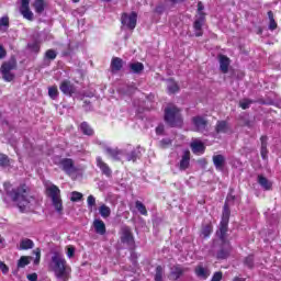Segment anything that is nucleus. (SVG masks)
I'll list each match as a JSON object with an SVG mask.
<instances>
[{
	"label": "nucleus",
	"mask_w": 281,
	"mask_h": 281,
	"mask_svg": "<svg viewBox=\"0 0 281 281\" xmlns=\"http://www.w3.org/2000/svg\"><path fill=\"white\" fill-rule=\"evenodd\" d=\"M4 189L8 196H10L13 203H16L21 212H25L30 207V203L34 201V198L30 196V189L25 184L12 188L10 183H4Z\"/></svg>",
	"instance_id": "f257e3e1"
},
{
	"label": "nucleus",
	"mask_w": 281,
	"mask_h": 281,
	"mask_svg": "<svg viewBox=\"0 0 281 281\" xmlns=\"http://www.w3.org/2000/svg\"><path fill=\"white\" fill-rule=\"evenodd\" d=\"M49 269L53 271L57 281H69L71 278V266H69L67 259L58 252L52 256Z\"/></svg>",
	"instance_id": "f03ea898"
},
{
	"label": "nucleus",
	"mask_w": 281,
	"mask_h": 281,
	"mask_svg": "<svg viewBox=\"0 0 281 281\" xmlns=\"http://www.w3.org/2000/svg\"><path fill=\"white\" fill-rule=\"evenodd\" d=\"M45 188L46 195L48 199H50L53 207L57 214H63V199L60 198V189L52 182L46 183Z\"/></svg>",
	"instance_id": "7ed1b4c3"
},
{
	"label": "nucleus",
	"mask_w": 281,
	"mask_h": 281,
	"mask_svg": "<svg viewBox=\"0 0 281 281\" xmlns=\"http://www.w3.org/2000/svg\"><path fill=\"white\" fill-rule=\"evenodd\" d=\"M165 122L169 126H181L183 124V119L181 117V110L175 105H168L165 109Z\"/></svg>",
	"instance_id": "20e7f679"
},
{
	"label": "nucleus",
	"mask_w": 281,
	"mask_h": 281,
	"mask_svg": "<svg viewBox=\"0 0 281 281\" xmlns=\"http://www.w3.org/2000/svg\"><path fill=\"white\" fill-rule=\"evenodd\" d=\"M203 10H205L203 2H198V11L193 23L195 36H203V25L205 23V12Z\"/></svg>",
	"instance_id": "39448f33"
},
{
	"label": "nucleus",
	"mask_w": 281,
	"mask_h": 281,
	"mask_svg": "<svg viewBox=\"0 0 281 281\" xmlns=\"http://www.w3.org/2000/svg\"><path fill=\"white\" fill-rule=\"evenodd\" d=\"M14 69H16V59L15 58H11L9 61H5L2 64L1 74H2V78H3V80H5V82H12V80H14V74H12V71H14Z\"/></svg>",
	"instance_id": "423d86ee"
},
{
	"label": "nucleus",
	"mask_w": 281,
	"mask_h": 281,
	"mask_svg": "<svg viewBox=\"0 0 281 281\" xmlns=\"http://www.w3.org/2000/svg\"><path fill=\"white\" fill-rule=\"evenodd\" d=\"M229 216H231V211H229V204L225 203L223 213H222V221L220 224V232L217 233L218 237L225 238L227 234V225H229Z\"/></svg>",
	"instance_id": "0eeeda50"
},
{
	"label": "nucleus",
	"mask_w": 281,
	"mask_h": 281,
	"mask_svg": "<svg viewBox=\"0 0 281 281\" xmlns=\"http://www.w3.org/2000/svg\"><path fill=\"white\" fill-rule=\"evenodd\" d=\"M120 238L123 245H126L127 247H135V237L133 236L131 227L126 225L122 226L120 231Z\"/></svg>",
	"instance_id": "6e6552de"
},
{
	"label": "nucleus",
	"mask_w": 281,
	"mask_h": 281,
	"mask_svg": "<svg viewBox=\"0 0 281 281\" xmlns=\"http://www.w3.org/2000/svg\"><path fill=\"white\" fill-rule=\"evenodd\" d=\"M121 23L127 27V30H135L137 26V13H123L121 16Z\"/></svg>",
	"instance_id": "1a4fd4ad"
},
{
	"label": "nucleus",
	"mask_w": 281,
	"mask_h": 281,
	"mask_svg": "<svg viewBox=\"0 0 281 281\" xmlns=\"http://www.w3.org/2000/svg\"><path fill=\"white\" fill-rule=\"evenodd\" d=\"M223 243L221 250H218L217 252V259L218 260H225L227 258H229V254L232 251V246L229 245V241H227L225 239V235L224 238H220Z\"/></svg>",
	"instance_id": "9d476101"
},
{
	"label": "nucleus",
	"mask_w": 281,
	"mask_h": 281,
	"mask_svg": "<svg viewBox=\"0 0 281 281\" xmlns=\"http://www.w3.org/2000/svg\"><path fill=\"white\" fill-rule=\"evenodd\" d=\"M20 12L27 21H32L34 19V13L30 10V0H21Z\"/></svg>",
	"instance_id": "9b49d317"
},
{
	"label": "nucleus",
	"mask_w": 281,
	"mask_h": 281,
	"mask_svg": "<svg viewBox=\"0 0 281 281\" xmlns=\"http://www.w3.org/2000/svg\"><path fill=\"white\" fill-rule=\"evenodd\" d=\"M60 166L66 175H74V172H76V167L74 166V160L71 158L61 159Z\"/></svg>",
	"instance_id": "f8f14e48"
},
{
	"label": "nucleus",
	"mask_w": 281,
	"mask_h": 281,
	"mask_svg": "<svg viewBox=\"0 0 281 281\" xmlns=\"http://www.w3.org/2000/svg\"><path fill=\"white\" fill-rule=\"evenodd\" d=\"M178 168L181 170V172L188 170L190 168V150H184L182 153V156L180 158V161L178 162Z\"/></svg>",
	"instance_id": "ddd939ff"
},
{
	"label": "nucleus",
	"mask_w": 281,
	"mask_h": 281,
	"mask_svg": "<svg viewBox=\"0 0 281 281\" xmlns=\"http://www.w3.org/2000/svg\"><path fill=\"white\" fill-rule=\"evenodd\" d=\"M192 123L194 126V131L203 133L207 126V121H205L202 116H194L192 119Z\"/></svg>",
	"instance_id": "4468645a"
},
{
	"label": "nucleus",
	"mask_w": 281,
	"mask_h": 281,
	"mask_svg": "<svg viewBox=\"0 0 281 281\" xmlns=\"http://www.w3.org/2000/svg\"><path fill=\"white\" fill-rule=\"evenodd\" d=\"M59 89L65 95H74V93H76V87L71 83V81H63Z\"/></svg>",
	"instance_id": "2eb2a0df"
},
{
	"label": "nucleus",
	"mask_w": 281,
	"mask_h": 281,
	"mask_svg": "<svg viewBox=\"0 0 281 281\" xmlns=\"http://www.w3.org/2000/svg\"><path fill=\"white\" fill-rule=\"evenodd\" d=\"M190 147H191L192 153H194V155L205 153V145L200 139H196V138L193 139L190 144Z\"/></svg>",
	"instance_id": "dca6fc26"
},
{
	"label": "nucleus",
	"mask_w": 281,
	"mask_h": 281,
	"mask_svg": "<svg viewBox=\"0 0 281 281\" xmlns=\"http://www.w3.org/2000/svg\"><path fill=\"white\" fill-rule=\"evenodd\" d=\"M93 227L97 234L100 236H104L106 234V224L102 220H94L93 221Z\"/></svg>",
	"instance_id": "f3484780"
},
{
	"label": "nucleus",
	"mask_w": 281,
	"mask_h": 281,
	"mask_svg": "<svg viewBox=\"0 0 281 281\" xmlns=\"http://www.w3.org/2000/svg\"><path fill=\"white\" fill-rule=\"evenodd\" d=\"M105 155L110 156L114 161H120L122 157V151L120 149H113L111 147H105Z\"/></svg>",
	"instance_id": "a211bd4d"
},
{
	"label": "nucleus",
	"mask_w": 281,
	"mask_h": 281,
	"mask_svg": "<svg viewBox=\"0 0 281 281\" xmlns=\"http://www.w3.org/2000/svg\"><path fill=\"white\" fill-rule=\"evenodd\" d=\"M97 166L105 175V177H111V168L109 165L102 161V157H97Z\"/></svg>",
	"instance_id": "6ab92c4d"
},
{
	"label": "nucleus",
	"mask_w": 281,
	"mask_h": 281,
	"mask_svg": "<svg viewBox=\"0 0 281 281\" xmlns=\"http://www.w3.org/2000/svg\"><path fill=\"white\" fill-rule=\"evenodd\" d=\"M123 66L124 61H122V58L120 57H114L111 61V69L113 74H116V71H121Z\"/></svg>",
	"instance_id": "aec40b11"
},
{
	"label": "nucleus",
	"mask_w": 281,
	"mask_h": 281,
	"mask_svg": "<svg viewBox=\"0 0 281 281\" xmlns=\"http://www.w3.org/2000/svg\"><path fill=\"white\" fill-rule=\"evenodd\" d=\"M220 69L223 74H227V71H229V59L227 56H220Z\"/></svg>",
	"instance_id": "412c9836"
},
{
	"label": "nucleus",
	"mask_w": 281,
	"mask_h": 281,
	"mask_svg": "<svg viewBox=\"0 0 281 281\" xmlns=\"http://www.w3.org/2000/svg\"><path fill=\"white\" fill-rule=\"evenodd\" d=\"M213 164L216 170H223L225 168V157L223 155L213 156Z\"/></svg>",
	"instance_id": "4be33fe9"
},
{
	"label": "nucleus",
	"mask_w": 281,
	"mask_h": 281,
	"mask_svg": "<svg viewBox=\"0 0 281 281\" xmlns=\"http://www.w3.org/2000/svg\"><path fill=\"white\" fill-rule=\"evenodd\" d=\"M20 251H25L27 249H34V241L30 238H24L20 241Z\"/></svg>",
	"instance_id": "5701e85b"
},
{
	"label": "nucleus",
	"mask_w": 281,
	"mask_h": 281,
	"mask_svg": "<svg viewBox=\"0 0 281 281\" xmlns=\"http://www.w3.org/2000/svg\"><path fill=\"white\" fill-rule=\"evenodd\" d=\"M128 67L132 74H142L144 71V64L139 61L130 63Z\"/></svg>",
	"instance_id": "b1692460"
},
{
	"label": "nucleus",
	"mask_w": 281,
	"mask_h": 281,
	"mask_svg": "<svg viewBox=\"0 0 281 281\" xmlns=\"http://www.w3.org/2000/svg\"><path fill=\"white\" fill-rule=\"evenodd\" d=\"M258 183L263 190H271L273 183L269 181L265 176H258Z\"/></svg>",
	"instance_id": "393cba45"
},
{
	"label": "nucleus",
	"mask_w": 281,
	"mask_h": 281,
	"mask_svg": "<svg viewBox=\"0 0 281 281\" xmlns=\"http://www.w3.org/2000/svg\"><path fill=\"white\" fill-rule=\"evenodd\" d=\"M260 142H261V157H262V159H267V157L269 155V150H267L268 137L261 136Z\"/></svg>",
	"instance_id": "a878e982"
},
{
	"label": "nucleus",
	"mask_w": 281,
	"mask_h": 281,
	"mask_svg": "<svg viewBox=\"0 0 281 281\" xmlns=\"http://www.w3.org/2000/svg\"><path fill=\"white\" fill-rule=\"evenodd\" d=\"M30 262H32L31 256H22L18 260V269H25V267H27V265H30Z\"/></svg>",
	"instance_id": "bb28decb"
},
{
	"label": "nucleus",
	"mask_w": 281,
	"mask_h": 281,
	"mask_svg": "<svg viewBox=\"0 0 281 281\" xmlns=\"http://www.w3.org/2000/svg\"><path fill=\"white\" fill-rule=\"evenodd\" d=\"M99 214L102 216V218H109V216H111V207H109L106 204H101L99 206Z\"/></svg>",
	"instance_id": "cd10ccee"
},
{
	"label": "nucleus",
	"mask_w": 281,
	"mask_h": 281,
	"mask_svg": "<svg viewBox=\"0 0 281 281\" xmlns=\"http://www.w3.org/2000/svg\"><path fill=\"white\" fill-rule=\"evenodd\" d=\"M195 273L198 276V278H203L204 280L209 278L210 276V271L205 268H203V266H198L195 268Z\"/></svg>",
	"instance_id": "c85d7f7f"
},
{
	"label": "nucleus",
	"mask_w": 281,
	"mask_h": 281,
	"mask_svg": "<svg viewBox=\"0 0 281 281\" xmlns=\"http://www.w3.org/2000/svg\"><path fill=\"white\" fill-rule=\"evenodd\" d=\"M33 5L37 14H43V12H45V0H35Z\"/></svg>",
	"instance_id": "c756f323"
},
{
	"label": "nucleus",
	"mask_w": 281,
	"mask_h": 281,
	"mask_svg": "<svg viewBox=\"0 0 281 281\" xmlns=\"http://www.w3.org/2000/svg\"><path fill=\"white\" fill-rule=\"evenodd\" d=\"M165 277H166V271L164 270V267L161 266L156 267V273H155L154 280L164 281Z\"/></svg>",
	"instance_id": "7c9ffc66"
},
{
	"label": "nucleus",
	"mask_w": 281,
	"mask_h": 281,
	"mask_svg": "<svg viewBox=\"0 0 281 281\" xmlns=\"http://www.w3.org/2000/svg\"><path fill=\"white\" fill-rule=\"evenodd\" d=\"M212 232H213L212 224H205V225L202 226L201 236L203 238H210Z\"/></svg>",
	"instance_id": "2f4dec72"
},
{
	"label": "nucleus",
	"mask_w": 281,
	"mask_h": 281,
	"mask_svg": "<svg viewBox=\"0 0 281 281\" xmlns=\"http://www.w3.org/2000/svg\"><path fill=\"white\" fill-rule=\"evenodd\" d=\"M80 131L81 133H83V135H93V128H91V126H89V123L87 122L80 124Z\"/></svg>",
	"instance_id": "473e14b6"
},
{
	"label": "nucleus",
	"mask_w": 281,
	"mask_h": 281,
	"mask_svg": "<svg viewBox=\"0 0 281 281\" xmlns=\"http://www.w3.org/2000/svg\"><path fill=\"white\" fill-rule=\"evenodd\" d=\"M167 89H168L169 93H177V91H179V85H177V82H175V80L169 79L167 81Z\"/></svg>",
	"instance_id": "72a5a7b5"
},
{
	"label": "nucleus",
	"mask_w": 281,
	"mask_h": 281,
	"mask_svg": "<svg viewBox=\"0 0 281 281\" xmlns=\"http://www.w3.org/2000/svg\"><path fill=\"white\" fill-rule=\"evenodd\" d=\"M268 18H269L268 29L271 30V32H273V30H277L278 23L276 22V19H273V12L272 11L268 12Z\"/></svg>",
	"instance_id": "f704fd0d"
},
{
	"label": "nucleus",
	"mask_w": 281,
	"mask_h": 281,
	"mask_svg": "<svg viewBox=\"0 0 281 281\" xmlns=\"http://www.w3.org/2000/svg\"><path fill=\"white\" fill-rule=\"evenodd\" d=\"M7 27H10V18L4 15L0 19V32H5Z\"/></svg>",
	"instance_id": "c9c22d12"
},
{
	"label": "nucleus",
	"mask_w": 281,
	"mask_h": 281,
	"mask_svg": "<svg viewBox=\"0 0 281 281\" xmlns=\"http://www.w3.org/2000/svg\"><path fill=\"white\" fill-rule=\"evenodd\" d=\"M135 207L139 212V214H142L143 216H148V211L146 210V205H144V203L136 201Z\"/></svg>",
	"instance_id": "e433bc0d"
},
{
	"label": "nucleus",
	"mask_w": 281,
	"mask_h": 281,
	"mask_svg": "<svg viewBox=\"0 0 281 281\" xmlns=\"http://www.w3.org/2000/svg\"><path fill=\"white\" fill-rule=\"evenodd\" d=\"M228 128L229 127L227 126V122L225 121L217 122V125H216L217 133H227Z\"/></svg>",
	"instance_id": "4c0bfd02"
},
{
	"label": "nucleus",
	"mask_w": 281,
	"mask_h": 281,
	"mask_svg": "<svg viewBox=\"0 0 281 281\" xmlns=\"http://www.w3.org/2000/svg\"><path fill=\"white\" fill-rule=\"evenodd\" d=\"M87 203L88 210H90V212H95V196L89 195L87 199Z\"/></svg>",
	"instance_id": "58836bf2"
},
{
	"label": "nucleus",
	"mask_w": 281,
	"mask_h": 281,
	"mask_svg": "<svg viewBox=\"0 0 281 281\" xmlns=\"http://www.w3.org/2000/svg\"><path fill=\"white\" fill-rule=\"evenodd\" d=\"M127 161H137L139 159V151L137 149L132 150L126 156Z\"/></svg>",
	"instance_id": "ea45409f"
},
{
	"label": "nucleus",
	"mask_w": 281,
	"mask_h": 281,
	"mask_svg": "<svg viewBox=\"0 0 281 281\" xmlns=\"http://www.w3.org/2000/svg\"><path fill=\"white\" fill-rule=\"evenodd\" d=\"M48 95L52 100H57L58 98V87L53 86L48 88Z\"/></svg>",
	"instance_id": "a19ab883"
},
{
	"label": "nucleus",
	"mask_w": 281,
	"mask_h": 281,
	"mask_svg": "<svg viewBox=\"0 0 281 281\" xmlns=\"http://www.w3.org/2000/svg\"><path fill=\"white\" fill-rule=\"evenodd\" d=\"M171 276L176 279L179 280L181 276H183V268L181 267H176L175 270L171 272Z\"/></svg>",
	"instance_id": "79ce46f5"
},
{
	"label": "nucleus",
	"mask_w": 281,
	"mask_h": 281,
	"mask_svg": "<svg viewBox=\"0 0 281 281\" xmlns=\"http://www.w3.org/2000/svg\"><path fill=\"white\" fill-rule=\"evenodd\" d=\"M56 56H58V54L56 53V50L54 49H48L45 53V58L47 60H56Z\"/></svg>",
	"instance_id": "37998d69"
},
{
	"label": "nucleus",
	"mask_w": 281,
	"mask_h": 281,
	"mask_svg": "<svg viewBox=\"0 0 281 281\" xmlns=\"http://www.w3.org/2000/svg\"><path fill=\"white\" fill-rule=\"evenodd\" d=\"M29 49H31V52L34 54H38V52H41V44H38V42L30 43Z\"/></svg>",
	"instance_id": "c03bdc74"
},
{
	"label": "nucleus",
	"mask_w": 281,
	"mask_h": 281,
	"mask_svg": "<svg viewBox=\"0 0 281 281\" xmlns=\"http://www.w3.org/2000/svg\"><path fill=\"white\" fill-rule=\"evenodd\" d=\"M244 265L245 267H248V269H254V256L249 255L248 257H246V259L244 260Z\"/></svg>",
	"instance_id": "a18cd8bd"
},
{
	"label": "nucleus",
	"mask_w": 281,
	"mask_h": 281,
	"mask_svg": "<svg viewBox=\"0 0 281 281\" xmlns=\"http://www.w3.org/2000/svg\"><path fill=\"white\" fill-rule=\"evenodd\" d=\"M70 200L72 201V203H77V201H82V193L74 191L71 193Z\"/></svg>",
	"instance_id": "49530a36"
},
{
	"label": "nucleus",
	"mask_w": 281,
	"mask_h": 281,
	"mask_svg": "<svg viewBox=\"0 0 281 281\" xmlns=\"http://www.w3.org/2000/svg\"><path fill=\"white\" fill-rule=\"evenodd\" d=\"M33 254L35 256L34 265H40V262H41V248H35L33 250Z\"/></svg>",
	"instance_id": "de8ad7c7"
},
{
	"label": "nucleus",
	"mask_w": 281,
	"mask_h": 281,
	"mask_svg": "<svg viewBox=\"0 0 281 281\" xmlns=\"http://www.w3.org/2000/svg\"><path fill=\"white\" fill-rule=\"evenodd\" d=\"M239 106L244 110L246 109H249V106H251V100L249 99H243L240 102H239Z\"/></svg>",
	"instance_id": "09e8293b"
},
{
	"label": "nucleus",
	"mask_w": 281,
	"mask_h": 281,
	"mask_svg": "<svg viewBox=\"0 0 281 281\" xmlns=\"http://www.w3.org/2000/svg\"><path fill=\"white\" fill-rule=\"evenodd\" d=\"M67 258H74L76 256V247L74 246H67Z\"/></svg>",
	"instance_id": "8fccbe9b"
},
{
	"label": "nucleus",
	"mask_w": 281,
	"mask_h": 281,
	"mask_svg": "<svg viewBox=\"0 0 281 281\" xmlns=\"http://www.w3.org/2000/svg\"><path fill=\"white\" fill-rule=\"evenodd\" d=\"M171 144L172 139L170 138H164L162 140H160L161 148H168V146H170Z\"/></svg>",
	"instance_id": "3c124183"
},
{
	"label": "nucleus",
	"mask_w": 281,
	"mask_h": 281,
	"mask_svg": "<svg viewBox=\"0 0 281 281\" xmlns=\"http://www.w3.org/2000/svg\"><path fill=\"white\" fill-rule=\"evenodd\" d=\"M8 164H10L8 156L0 154V166H8Z\"/></svg>",
	"instance_id": "603ef678"
},
{
	"label": "nucleus",
	"mask_w": 281,
	"mask_h": 281,
	"mask_svg": "<svg viewBox=\"0 0 281 281\" xmlns=\"http://www.w3.org/2000/svg\"><path fill=\"white\" fill-rule=\"evenodd\" d=\"M223 280V272H215L212 277V280L211 281H221Z\"/></svg>",
	"instance_id": "864d4df0"
},
{
	"label": "nucleus",
	"mask_w": 281,
	"mask_h": 281,
	"mask_svg": "<svg viewBox=\"0 0 281 281\" xmlns=\"http://www.w3.org/2000/svg\"><path fill=\"white\" fill-rule=\"evenodd\" d=\"M0 270L5 276V274H8V271H10V268H8L4 262H2V263H0Z\"/></svg>",
	"instance_id": "5fc2aeb1"
},
{
	"label": "nucleus",
	"mask_w": 281,
	"mask_h": 281,
	"mask_svg": "<svg viewBox=\"0 0 281 281\" xmlns=\"http://www.w3.org/2000/svg\"><path fill=\"white\" fill-rule=\"evenodd\" d=\"M166 10V8L164 5H157L156 9H155V12L157 14H164V11Z\"/></svg>",
	"instance_id": "6e6d98bb"
},
{
	"label": "nucleus",
	"mask_w": 281,
	"mask_h": 281,
	"mask_svg": "<svg viewBox=\"0 0 281 281\" xmlns=\"http://www.w3.org/2000/svg\"><path fill=\"white\" fill-rule=\"evenodd\" d=\"M26 278H27L29 281H36V280H38V274L31 273V274H27Z\"/></svg>",
	"instance_id": "4d7b16f0"
},
{
	"label": "nucleus",
	"mask_w": 281,
	"mask_h": 281,
	"mask_svg": "<svg viewBox=\"0 0 281 281\" xmlns=\"http://www.w3.org/2000/svg\"><path fill=\"white\" fill-rule=\"evenodd\" d=\"M156 134L164 135V124H160L156 127Z\"/></svg>",
	"instance_id": "13d9d810"
},
{
	"label": "nucleus",
	"mask_w": 281,
	"mask_h": 281,
	"mask_svg": "<svg viewBox=\"0 0 281 281\" xmlns=\"http://www.w3.org/2000/svg\"><path fill=\"white\" fill-rule=\"evenodd\" d=\"M7 54L8 53L5 52V48L0 46V60H2V58H5Z\"/></svg>",
	"instance_id": "bf43d9fd"
},
{
	"label": "nucleus",
	"mask_w": 281,
	"mask_h": 281,
	"mask_svg": "<svg viewBox=\"0 0 281 281\" xmlns=\"http://www.w3.org/2000/svg\"><path fill=\"white\" fill-rule=\"evenodd\" d=\"M234 199H235V196L232 193H229L226 198L225 203H227V205H229V203H232V201H234Z\"/></svg>",
	"instance_id": "052dcab7"
},
{
	"label": "nucleus",
	"mask_w": 281,
	"mask_h": 281,
	"mask_svg": "<svg viewBox=\"0 0 281 281\" xmlns=\"http://www.w3.org/2000/svg\"><path fill=\"white\" fill-rule=\"evenodd\" d=\"M171 3H181V2H183V1H186V0H169Z\"/></svg>",
	"instance_id": "680f3d73"
},
{
	"label": "nucleus",
	"mask_w": 281,
	"mask_h": 281,
	"mask_svg": "<svg viewBox=\"0 0 281 281\" xmlns=\"http://www.w3.org/2000/svg\"><path fill=\"white\" fill-rule=\"evenodd\" d=\"M234 281H245L243 278H235Z\"/></svg>",
	"instance_id": "e2e57ef3"
},
{
	"label": "nucleus",
	"mask_w": 281,
	"mask_h": 281,
	"mask_svg": "<svg viewBox=\"0 0 281 281\" xmlns=\"http://www.w3.org/2000/svg\"><path fill=\"white\" fill-rule=\"evenodd\" d=\"M1 243H3V238H2L1 235H0V245H1Z\"/></svg>",
	"instance_id": "0e129e2a"
},
{
	"label": "nucleus",
	"mask_w": 281,
	"mask_h": 281,
	"mask_svg": "<svg viewBox=\"0 0 281 281\" xmlns=\"http://www.w3.org/2000/svg\"><path fill=\"white\" fill-rule=\"evenodd\" d=\"M80 0H72L74 3H78Z\"/></svg>",
	"instance_id": "69168bd1"
},
{
	"label": "nucleus",
	"mask_w": 281,
	"mask_h": 281,
	"mask_svg": "<svg viewBox=\"0 0 281 281\" xmlns=\"http://www.w3.org/2000/svg\"><path fill=\"white\" fill-rule=\"evenodd\" d=\"M97 144H102L101 142H97Z\"/></svg>",
	"instance_id": "338daca9"
},
{
	"label": "nucleus",
	"mask_w": 281,
	"mask_h": 281,
	"mask_svg": "<svg viewBox=\"0 0 281 281\" xmlns=\"http://www.w3.org/2000/svg\"><path fill=\"white\" fill-rule=\"evenodd\" d=\"M2 263H3V261L0 260V265H2Z\"/></svg>",
	"instance_id": "774afa93"
}]
</instances>
